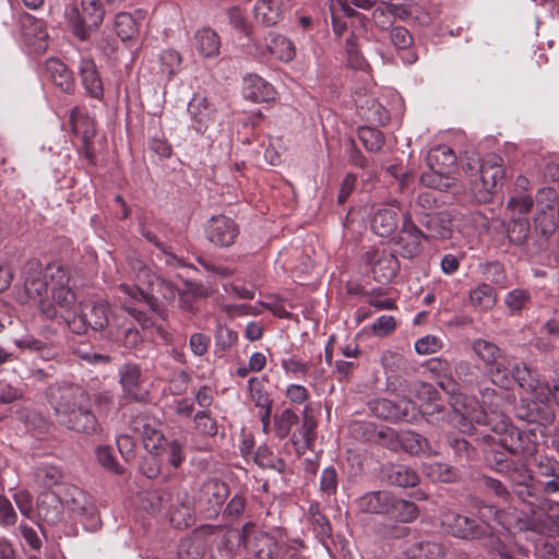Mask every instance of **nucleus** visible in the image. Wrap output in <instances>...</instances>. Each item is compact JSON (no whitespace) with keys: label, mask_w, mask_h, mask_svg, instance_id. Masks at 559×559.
I'll list each match as a JSON object with an SVG mask.
<instances>
[{"label":"nucleus","mask_w":559,"mask_h":559,"mask_svg":"<svg viewBox=\"0 0 559 559\" xmlns=\"http://www.w3.org/2000/svg\"><path fill=\"white\" fill-rule=\"evenodd\" d=\"M57 420L66 428L86 435L100 431L97 416L91 409V396L78 385L58 388L52 393Z\"/></svg>","instance_id":"nucleus-1"},{"label":"nucleus","mask_w":559,"mask_h":559,"mask_svg":"<svg viewBox=\"0 0 559 559\" xmlns=\"http://www.w3.org/2000/svg\"><path fill=\"white\" fill-rule=\"evenodd\" d=\"M128 263L135 284L122 283L119 285V289L132 300L144 302L152 311L160 313L163 304H170L175 300L177 287L152 272L141 260L130 259Z\"/></svg>","instance_id":"nucleus-2"},{"label":"nucleus","mask_w":559,"mask_h":559,"mask_svg":"<svg viewBox=\"0 0 559 559\" xmlns=\"http://www.w3.org/2000/svg\"><path fill=\"white\" fill-rule=\"evenodd\" d=\"M120 312H127L136 320L143 329L150 325L147 316L127 304L120 308H112L106 300L93 301L85 306L74 319L69 322V329L75 334H85L88 329L104 331L107 328L118 330L122 326Z\"/></svg>","instance_id":"nucleus-3"},{"label":"nucleus","mask_w":559,"mask_h":559,"mask_svg":"<svg viewBox=\"0 0 559 559\" xmlns=\"http://www.w3.org/2000/svg\"><path fill=\"white\" fill-rule=\"evenodd\" d=\"M47 274L50 280L52 301L40 300V311L48 319L60 317L69 326V322L76 316V296L68 286L69 275L57 263L47 265Z\"/></svg>","instance_id":"nucleus-4"},{"label":"nucleus","mask_w":559,"mask_h":559,"mask_svg":"<svg viewBox=\"0 0 559 559\" xmlns=\"http://www.w3.org/2000/svg\"><path fill=\"white\" fill-rule=\"evenodd\" d=\"M66 15L73 35L86 40L104 20V10L99 0H82L81 9L73 5L67 8Z\"/></svg>","instance_id":"nucleus-5"},{"label":"nucleus","mask_w":559,"mask_h":559,"mask_svg":"<svg viewBox=\"0 0 559 559\" xmlns=\"http://www.w3.org/2000/svg\"><path fill=\"white\" fill-rule=\"evenodd\" d=\"M488 428L492 432V435L486 436L488 442L502 447L513 455H528L533 452L527 435L513 426L509 418L492 423Z\"/></svg>","instance_id":"nucleus-6"},{"label":"nucleus","mask_w":559,"mask_h":559,"mask_svg":"<svg viewBox=\"0 0 559 559\" xmlns=\"http://www.w3.org/2000/svg\"><path fill=\"white\" fill-rule=\"evenodd\" d=\"M441 525L448 534L461 539L485 540L486 544L493 536L488 528L477 524L475 520L451 510L441 513Z\"/></svg>","instance_id":"nucleus-7"},{"label":"nucleus","mask_w":559,"mask_h":559,"mask_svg":"<svg viewBox=\"0 0 559 559\" xmlns=\"http://www.w3.org/2000/svg\"><path fill=\"white\" fill-rule=\"evenodd\" d=\"M243 543L258 559H280L285 552L286 538L281 532L255 531L252 535H246Z\"/></svg>","instance_id":"nucleus-8"},{"label":"nucleus","mask_w":559,"mask_h":559,"mask_svg":"<svg viewBox=\"0 0 559 559\" xmlns=\"http://www.w3.org/2000/svg\"><path fill=\"white\" fill-rule=\"evenodd\" d=\"M24 289L16 293L15 299L19 304H26L29 299L45 300L44 294L48 290L47 267L44 269L38 260H29L24 266Z\"/></svg>","instance_id":"nucleus-9"},{"label":"nucleus","mask_w":559,"mask_h":559,"mask_svg":"<svg viewBox=\"0 0 559 559\" xmlns=\"http://www.w3.org/2000/svg\"><path fill=\"white\" fill-rule=\"evenodd\" d=\"M374 416L390 421H413L417 418V406L411 400H401L395 403L388 399H377L369 403Z\"/></svg>","instance_id":"nucleus-10"},{"label":"nucleus","mask_w":559,"mask_h":559,"mask_svg":"<svg viewBox=\"0 0 559 559\" xmlns=\"http://www.w3.org/2000/svg\"><path fill=\"white\" fill-rule=\"evenodd\" d=\"M130 429L142 438L144 448L156 454L164 447L165 437L159 429V423L146 415L138 414L130 421Z\"/></svg>","instance_id":"nucleus-11"},{"label":"nucleus","mask_w":559,"mask_h":559,"mask_svg":"<svg viewBox=\"0 0 559 559\" xmlns=\"http://www.w3.org/2000/svg\"><path fill=\"white\" fill-rule=\"evenodd\" d=\"M483 191L480 199L486 201L493 194L504 177L503 159L497 154H488L479 167Z\"/></svg>","instance_id":"nucleus-12"},{"label":"nucleus","mask_w":559,"mask_h":559,"mask_svg":"<svg viewBox=\"0 0 559 559\" xmlns=\"http://www.w3.org/2000/svg\"><path fill=\"white\" fill-rule=\"evenodd\" d=\"M423 239L425 233L416 226L409 212L404 213L402 229L396 240L400 253L407 259L416 257L421 251Z\"/></svg>","instance_id":"nucleus-13"},{"label":"nucleus","mask_w":559,"mask_h":559,"mask_svg":"<svg viewBox=\"0 0 559 559\" xmlns=\"http://www.w3.org/2000/svg\"><path fill=\"white\" fill-rule=\"evenodd\" d=\"M364 259L372 264L373 278L381 284L391 282L400 269L397 258L385 250L367 251Z\"/></svg>","instance_id":"nucleus-14"},{"label":"nucleus","mask_w":559,"mask_h":559,"mask_svg":"<svg viewBox=\"0 0 559 559\" xmlns=\"http://www.w3.org/2000/svg\"><path fill=\"white\" fill-rule=\"evenodd\" d=\"M239 234L237 224L224 215L213 216L206 227L207 239L218 247H229Z\"/></svg>","instance_id":"nucleus-15"},{"label":"nucleus","mask_w":559,"mask_h":559,"mask_svg":"<svg viewBox=\"0 0 559 559\" xmlns=\"http://www.w3.org/2000/svg\"><path fill=\"white\" fill-rule=\"evenodd\" d=\"M191 128L199 134H204L215 121V109L207 98L194 95L188 104Z\"/></svg>","instance_id":"nucleus-16"},{"label":"nucleus","mask_w":559,"mask_h":559,"mask_svg":"<svg viewBox=\"0 0 559 559\" xmlns=\"http://www.w3.org/2000/svg\"><path fill=\"white\" fill-rule=\"evenodd\" d=\"M452 405L456 413L472 423L487 427L492 424L491 420L488 419L489 415L487 411H485L484 406L473 396L462 393L456 394L452 397Z\"/></svg>","instance_id":"nucleus-17"},{"label":"nucleus","mask_w":559,"mask_h":559,"mask_svg":"<svg viewBox=\"0 0 559 559\" xmlns=\"http://www.w3.org/2000/svg\"><path fill=\"white\" fill-rule=\"evenodd\" d=\"M452 405L456 413L472 423L487 427L492 424L491 420L488 419L489 415L487 411H485L484 406L473 396L462 393L456 394L452 397Z\"/></svg>","instance_id":"nucleus-18"},{"label":"nucleus","mask_w":559,"mask_h":559,"mask_svg":"<svg viewBox=\"0 0 559 559\" xmlns=\"http://www.w3.org/2000/svg\"><path fill=\"white\" fill-rule=\"evenodd\" d=\"M120 383L124 399L131 402H142L147 392L140 385L141 369L136 364L127 362L119 368Z\"/></svg>","instance_id":"nucleus-19"},{"label":"nucleus","mask_w":559,"mask_h":559,"mask_svg":"<svg viewBox=\"0 0 559 559\" xmlns=\"http://www.w3.org/2000/svg\"><path fill=\"white\" fill-rule=\"evenodd\" d=\"M515 381L522 389L535 394L540 402H547L549 399V388L542 384L534 376L533 371L525 364H515L512 367V382Z\"/></svg>","instance_id":"nucleus-20"},{"label":"nucleus","mask_w":559,"mask_h":559,"mask_svg":"<svg viewBox=\"0 0 559 559\" xmlns=\"http://www.w3.org/2000/svg\"><path fill=\"white\" fill-rule=\"evenodd\" d=\"M479 393L483 399L481 406L487 411L489 415L488 419L491 420V423L508 419L506 408L510 404V399L507 393L498 392L492 388L480 389Z\"/></svg>","instance_id":"nucleus-21"},{"label":"nucleus","mask_w":559,"mask_h":559,"mask_svg":"<svg viewBox=\"0 0 559 559\" xmlns=\"http://www.w3.org/2000/svg\"><path fill=\"white\" fill-rule=\"evenodd\" d=\"M479 393L483 399L481 406L487 411L489 415L488 419L491 420V423L508 419L506 408L510 404V399L507 393L498 392L492 388L480 389Z\"/></svg>","instance_id":"nucleus-22"},{"label":"nucleus","mask_w":559,"mask_h":559,"mask_svg":"<svg viewBox=\"0 0 559 559\" xmlns=\"http://www.w3.org/2000/svg\"><path fill=\"white\" fill-rule=\"evenodd\" d=\"M242 94L245 98L254 103L270 102L275 98L274 87L254 73L243 76Z\"/></svg>","instance_id":"nucleus-23"},{"label":"nucleus","mask_w":559,"mask_h":559,"mask_svg":"<svg viewBox=\"0 0 559 559\" xmlns=\"http://www.w3.org/2000/svg\"><path fill=\"white\" fill-rule=\"evenodd\" d=\"M45 76L62 92L71 93L74 90L71 71L58 58H50L45 62Z\"/></svg>","instance_id":"nucleus-24"},{"label":"nucleus","mask_w":559,"mask_h":559,"mask_svg":"<svg viewBox=\"0 0 559 559\" xmlns=\"http://www.w3.org/2000/svg\"><path fill=\"white\" fill-rule=\"evenodd\" d=\"M419 222L426 228V240L449 239L452 236V223L444 213L425 214Z\"/></svg>","instance_id":"nucleus-25"},{"label":"nucleus","mask_w":559,"mask_h":559,"mask_svg":"<svg viewBox=\"0 0 559 559\" xmlns=\"http://www.w3.org/2000/svg\"><path fill=\"white\" fill-rule=\"evenodd\" d=\"M79 73L86 92L93 98L100 99L104 95V87L94 60L86 57L81 58Z\"/></svg>","instance_id":"nucleus-26"},{"label":"nucleus","mask_w":559,"mask_h":559,"mask_svg":"<svg viewBox=\"0 0 559 559\" xmlns=\"http://www.w3.org/2000/svg\"><path fill=\"white\" fill-rule=\"evenodd\" d=\"M253 17L262 26L276 25L283 20L282 0H258L253 7Z\"/></svg>","instance_id":"nucleus-27"},{"label":"nucleus","mask_w":559,"mask_h":559,"mask_svg":"<svg viewBox=\"0 0 559 559\" xmlns=\"http://www.w3.org/2000/svg\"><path fill=\"white\" fill-rule=\"evenodd\" d=\"M536 474L549 478L543 484V491L546 495L559 492V461L548 456L539 457L536 462Z\"/></svg>","instance_id":"nucleus-28"},{"label":"nucleus","mask_w":559,"mask_h":559,"mask_svg":"<svg viewBox=\"0 0 559 559\" xmlns=\"http://www.w3.org/2000/svg\"><path fill=\"white\" fill-rule=\"evenodd\" d=\"M195 49L204 58H216L219 55L221 39L218 34L210 28L203 27L194 34Z\"/></svg>","instance_id":"nucleus-29"},{"label":"nucleus","mask_w":559,"mask_h":559,"mask_svg":"<svg viewBox=\"0 0 559 559\" xmlns=\"http://www.w3.org/2000/svg\"><path fill=\"white\" fill-rule=\"evenodd\" d=\"M399 441L406 452L414 455L436 456L439 454L425 437L414 431H403L399 435Z\"/></svg>","instance_id":"nucleus-30"},{"label":"nucleus","mask_w":559,"mask_h":559,"mask_svg":"<svg viewBox=\"0 0 559 559\" xmlns=\"http://www.w3.org/2000/svg\"><path fill=\"white\" fill-rule=\"evenodd\" d=\"M392 493L385 490L371 491L358 501V507L364 512L388 515L390 503H392Z\"/></svg>","instance_id":"nucleus-31"},{"label":"nucleus","mask_w":559,"mask_h":559,"mask_svg":"<svg viewBox=\"0 0 559 559\" xmlns=\"http://www.w3.org/2000/svg\"><path fill=\"white\" fill-rule=\"evenodd\" d=\"M399 226V213L392 207L378 210L371 219L372 230L380 237L392 235Z\"/></svg>","instance_id":"nucleus-32"},{"label":"nucleus","mask_w":559,"mask_h":559,"mask_svg":"<svg viewBox=\"0 0 559 559\" xmlns=\"http://www.w3.org/2000/svg\"><path fill=\"white\" fill-rule=\"evenodd\" d=\"M468 301L476 311H488L497 302L495 288L487 283H479L468 293Z\"/></svg>","instance_id":"nucleus-33"},{"label":"nucleus","mask_w":559,"mask_h":559,"mask_svg":"<svg viewBox=\"0 0 559 559\" xmlns=\"http://www.w3.org/2000/svg\"><path fill=\"white\" fill-rule=\"evenodd\" d=\"M265 47L270 55L275 56L282 62H290L296 57L295 44L284 35L269 34Z\"/></svg>","instance_id":"nucleus-34"},{"label":"nucleus","mask_w":559,"mask_h":559,"mask_svg":"<svg viewBox=\"0 0 559 559\" xmlns=\"http://www.w3.org/2000/svg\"><path fill=\"white\" fill-rule=\"evenodd\" d=\"M309 408L305 407V415L301 428L296 430L292 436V441L296 447V451L301 454L312 445L316 437L317 423L314 418L308 414Z\"/></svg>","instance_id":"nucleus-35"},{"label":"nucleus","mask_w":559,"mask_h":559,"mask_svg":"<svg viewBox=\"0 0 559 559\" xmlns=\"http://www.w3.org/2000/svg\"><path fill=\"white\" fill-rule=\"evenodd\" d=\"M21 26L25 39L32 45H37L38 49H41L48 36L44 21L26 13L21 17Z\"/></svg>","instance_id":"nucleus-36"},{"label":"nucleus","mask_w":559,"mask_h":559,"mask_svg":"<svg viewBox=\"0 0 559 559\" xmlns=\"http://www.w3.org/2000/svg\"><path fill=\"white\" fill-rule=\"evenodd\" d=\"M426 163L431 169L449 173L455 166L456 157L449 146L438 145L428 152Z\"/></svg>","instance_id":"nucleus-37"},{"label":"nucleus","mask_w":559,"mask_h":559,"mask_svg":"<svg viewBox=\"0 0 559 559\" xmlns=\"http://www.w3.org/2000/svg\"><path fill=\"white\" fill-rule=\"evenodd\" d=\"M509 514H511V508L499 511L496 507L490 504H480L477 507V516L485 524L484 527L488 528L490 532L491 522H497L506 530H511L512 519H509Z\"/></svg>","instance_id":"nucleus-38"},{"label":"nucleus","mask_w":559,"mask_h":559,"mask_svg":"<svg viewBox=\"0 0 559 559\" xmlns=\"http://www.w3.org/2000/svg\"><path fill=\"white\" fill-rule=\"evenodd\" d=\"M509 519H512L511 528L520 532H533L539 535H546L542 516L535 518L525 513H519L514 508H511Z\"/></svg>","instance_id":"nucleus-39"},{"label":"nucleus","mask_w":559,"mask_h":559,"mask_svg":"<svg viewBox=\"0 0 559 559\" xmlns=\"http://www.w3.org/2000/svg\"><path fill=\"white\" fill-rule=\"evenodd\" d=\"M392 501L389 507L388 516L403 523L417 519L419 511L414 502L396 498L395 496H392Z\"/></svg>","instance_id":"nucleus-40"},{"label":"nucleus","mask_w":559,"mask_h":559,"mask_svg":"<svg viewBox=\"0 0 559 559\" xmlns=\"http://www.w3.org/2000/svg\"><path fill=\"white\" fill-rule=\"evenodd\" d=\"M72 132L82 135L84 140L93 138L96 133L95 121L79 108H73L70 114Z\"/></svg>","instance_id":"nucleus-41"},{"label":"nucleus","mask_w":559,"mask_h":559,"mask_svg":"<svg viewBox=\"0 0 559 559\" xmlns=\"http://www.w3.org/2000/svg\"><path fill=\"white\" fill-rule=\"evenodd\" d=\"M159 74L166 81H170L180 70L182 57L175 49H165L158 56Z\"/></svg>","instance_id":"nucleus-42"},{"label":"nucleus","mask_w":559,"mask_h":559,"mask_svg":"<svg viewBox=\"0 0 559 559\" xmlns=\"http://www.w3.org/2000/svg\"><path fill=\"white\" fill-rule=\"evenodd\" d=\"M407 556L412 559H442L444 548L436 542H420L408 548Z\"/></svg>","instance_id":"nucleus-43"},{"label":"nucleus","mask_w":559,"mask_h":559,"mask_svg":"<svg viewBox=\"0 0 559 559\" xmlns=\"http://www.w3.org/2000/svg\"><path fill=\"white\" fill-rule=\"evenodd\" d=\"M472 349L486 367L497 362V359L504 358L502 350L496 344L484 338L475 340Z\"/></svg>","instance_id":"nucleus-44"},{"label":"nucleus","mask_w":559,"mask_h":559,"mask_svg":"<svg viewBox=\"0 0 559 559\" xmlns=\"http://www.w3.org/2000/svg\"><path fill=\"white\" fill-rule=\"evenodd\" d=\"M205 549V542L199 534H195L181 540L178 556L180 559H201Z\"/></svg>","instance_id":"nucleus-45"},{"label":"nucleus","mask_w":559,"mask_h":559,"mask_svg":"<svg viewBox=\"0 0 559 559\" xmlns=\"http://www.w3.org/2000/svg\"><path fill=\"white\" fill-rule=\"evenodd\" d=\"M63 472L61 468L50 464H40L34 471V477L39 485L51 488L61 483L63 479Z\"/></svg>","instance_id":"nucleus-46"},{"label":"nucleus","mask_w":559,"mask_h":559,"mask_svg":"<svg viewBox=\"0 0 559 559\" xmlns=\"http://www.w3.org/2000/svg\"><path fill=\"white\" fill-rule=\"evenodd\" d=\"M531 226L527 217H512L507 229L508 238L515 246L526 243L530 236Z\"/></svg>","instance_id":"nucleus-47"},{"label":"nucleus","mask_w":559,"mask_h":559,"mask_svg":"<svg viewBox=\"0 0 559 559\" xmlns=\"http://www.w3.org/2000/svg\"><path fill=\"white\" fill-rule=\"evenodd\" d=\"M254 462L262 468H270L277 473H284L286 463L278 457L269 447L260 445L254 455Z\"/></svg>","instance_id":"nucleus-48"},{"label":"nucleus","mask_w":559,"mask_h":559,"mask_svg":"<svg viewBox=\"0 0 559 559\" xmlns=\"http://www.w3.org/2000/svg\"><path fill=\"white\" fill-rule=\"evenodd\" d=\"M298 423V415L292 408H285L274 416V431L277 438L285 439L294 425Z\"/></svg>","instance_id":"nucleus-49"},{"label":"nucleus","mask_w":559,"mask_h":559,"mask_svg":"<svg viewBox=\"0 0 559 559\" xmlns=\"http://www.w3.org/2000/svg\"><path fill=\"white\" fill-rule=\"evenodd\" d=\"M445 174L442 170L429 168L428 171L420 176V182L427 188L447 191L452 187L453 182L452 178Z\"/></svg>","instance_id":"nucleus-50"},{"label":"nucleus","mask_w":559,"mask_h":559,"mask_svg":"<svg viewBox=\"0 0 559 559\" xmlns=\"http://www.w3.org/2000/svg\"><path fill=\"white\" fill-rule=\"evenodd\" d=\"M115 28L122 41L132 39L139 32L133 16L127 12H120L116 15Z\"/></svg>","instance_id":"nucleus-51"},{"label":"nucleus","mask_w":559,"mask_h":559,"mask_svg":"<svg viewBox=\"0 0 559 559\" xmlns=\"http://www.w3.org/2000/svg\"><path fill=\"white\" fill-rule=\"evenodd\" d=\"M389 477L391 483L399 487H413L419 481L417 473L405 465H396L392 467Z\"/></svg>","instance_id":"nucleus-52"},{"label":"nucleus","mask_w":559,"mask_h":559,"mask_svg":"<svg viewBox=\"0 0 559 559\" xmlns=\"http://www.w3.org/2000/svg\"><path fill=\"white\" fill-rule=\"evenodd\" d=\"M193 423L197 433L201 437L213 438L218 433L217 423L207 411L197 412Z\"/></svg>","instance_id":"nucleus-53"},{"label":"nucleus","mask_w":559,"mask_h":559,"mask_svg":"<svg viewBox=\"0 0 559 559\" xmlns=\"http://www.w3.org/2000/svg\"><path fill=\"white\" fill-rule=\"evenodd\" d=\"M358 135L368 152L377 153L384 144V135L378 129L361 127L358 130Z\"/></svg>","instance_id":"nucleus-54"},{"label":"nucleus","mask_w":559,"mask_h":559,"mask_svg":"<svg viewBox=\"0 0 559 559\" xmlns=\"http://www.w3.org/2000/svg\"><path fill=\"white\" fill-rule=\"evenodd\" d=\"M488 374L492 383L501 388H508L512 383V369H509L503 358L488 366Z\"/></svg>","instance_id":"nucleus-55"},{"label":"nucleus","mask_w":559,"mask_h":559,"mask_svg":"<svg viewBox=\"0 0 559 559\" xmlns=\"http://www.w3.org/2000/svg\"><path fill=\"white\" fill-rule=\"evenodd\" d=\"M533 207V199L527 193H519L513 195L507 205V210L510 212V218L512 217H526L525 215L531 212Z\"/></svg>","instance_id":"nucleus-56"},{"label":"nucleus","mask_w":559,"mask_h":559,"mask_svg":"<svg viewBox=\"0 0 559 559\" xmlns=\"http://www.w3.org/2000/svg\"><path fill=\"white\" fill-rule=\"evenodd\" d=\"M448 444L453 450L454 460L461 464L468 462L475 453L474 448L464 438L449 436Z\"/></svg>","instance_id":"nucleus-57"},{"label":"nucleus","mask_w":559,"mask_h":559,"mask_svg":"<svg viewBox=\"0 0 559 559\" xmlns=\"http://www.w3.org/2000/svg\"><path fill=\"white\" fill-rule=\"evenodd\" d=\"M531 301V293L527 289L515 288L506 295L504 304L512 314L519 313Z\"/></svg>","instance_id":"nucleus-58"},{"label":"nucleus","mask_w":559,"mask_h":559,"mask_svg":"<svg viewBox=\"0 0 559 559\" xmlns=\"http://www.w3.org/2000/svg\"><path fill=\"white\" fill-rule=\"evenodd\" d=\"M338 477L333 466L325 467L320 476L319 490L324 498H331L336 493Z\"/></svg>","instance_id":"nucleus-59"},{"label":"nucleus","mask_w":559,"mask_h":559,"mask_svg":"<svg viewBox=\"0 0 559 559\" xmlns=\"http://www.w3.org/2000/svg\"><path fill=\"white\" fill-rule=\"evenodd\" d=\"M542 518L546 536L559 535V502L548 501L546 513Z\"/></svg>","instance_id":"nucleus-60"},{"label":"nucleus","mask_w":559,"mask_h":559,"mask_svg":"<svg viewBox=\"0 0 559 559\" xmlns=\"http://www.w3.org/2000/svg\"><path fill=\"white\" fill-rule=\"evenodd\" d=\"M248 391L251 401L255 407L266 406L272 403L267 392L264 389L263 380L257 377H252L248 381Z\"/></svg>","instance_id":"nucleus-61"},{"label":"nucleus","mask_w":559,"mask_h":559,"mask_svg":"<svg viewBox=\"0 0 559 559\" xmlns=\"http://www.w3.org/2000/svg\"><path fill=\"white\" fill-rule=\"evenodd\" d=\"M350 431L354 438L362 442H374L378 438L379 429L369 421H355L350 425Z\"/></svg>","instance_id":"nucleus-62"},{"label":"nucleus","mask_w":559,"mask_h":559,"mask_svg":"<svg viewBox=\"0 0 559 559\" xmlns=\"http://www.w3.org/2000/svg\"><path fill=\"white\" fill-rule=\"evenodd\" d=\"M226 486L219 481H209L203 486L202 495L207 497L213 507L222 506L226 497Z\"/></svg>","instance_id":"nucleus-63"},{"label":"nucleus","mask_w":559,"mask_h":559,"mask_svg":"<svg viewBox=\"0 0 559 559\" xmlns=\"http://www.w3.org/2000/svg\"><path fill=\"white\" fill-rule=\"evenodd\" d=\"M96 456L98 463L105 467L106 469L115 473V474H122V468L117 463L112 449L107 445L98 447L96 450Z\"/></svg>","instance_id":"nucleus-64"}]
</instances>
